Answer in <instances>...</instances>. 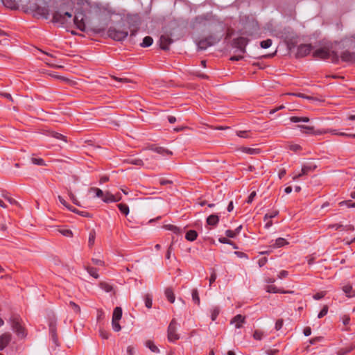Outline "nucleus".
Returning <instances> with one entry per match:
<instances>
[{
  "label": "nucleus",
  "mask_w": 355,
  "mask_h": 355,
  "mask_svg": "<svg viewBox=\"0 0 355 355\" xmlns=\"http://www.w3.org/2000/svg\"><path fill=\"white\" fill-rule=\"evenodd\" d=\"M247 44L248 40L245 37H239L234 40V46L239 49L242 53L245 52V48Z\"/></svg>",
  "instance_id": "4468645a"
},
{
  "label": "nucleus",
  "mask_w": 355,
  "mask_h": 355,
  "mask_svg": "<svg viewBox=\"0 0 355 355\" xmlns=\"http://www.w3.org/2000/svg\"><path fill=\"white\" fill-rule=\"evenodd\" d=\"M73 22L76 26L81 31H85V24L84 21V14L83 12L77 13L73 18Z\"/></svg>",
  "instance_id": "6e6552de"
},
{
  "label": "nucleus",
  "mask_w": 355,
  "mask_h": 355,
  "mask_svg": "<svg viewBox=\"0 0 355 355\" xmlns=\"http://www.w3.org/2000/svg\"><path fill=\"white\" fill-rule=\"evenodd\" d=\"M69 306L73 309V310L76 313H79L80 312V306L78 304H76L75 302L71 301L69 302Z\"/></svg>",
  "instance_id": "864d4df0"
},
{
  "label": "nucleus",
  "mask_w": 355,
  "mask_h": 355,
  "mask_svg": "<svg viewBox=\"0 0 355 355\" xmlns=\"http://www.w3.org/2000/svg\"><path fill=\"white\" fill-rule=\"evenodd\" d=\"M315 168L316 166L313 164L304 165L302 168L301 173L295 175L293 178V180H296L303 175H308L310 172L313 171L315 169Z\"/></svg>",
  "instance_id": "9d476101"
},
{
  "label": "nucleus",
  "mask_w": 355,
  "mask_h": 355,
  "mask_svg": "<svg viewBox=\"0 0 355 355\" xmlns=\"http://www.w3.org/2000/svg\"><path fill=\"white\" fill-rule=\"evenodd\" d=\"M86 270L88 272V273L92 276L93 277H94L95 279H98L99 275L98 274V271H97V269L94 268V267H87L86 268Z\"/></svg>",
  "instance_id": "e433bc0d"
},
{
  "label": "nucleus",
  "mask_w": 355,
  "mask_h": 355,
  "mask_svg": "<svg viewBox=\"0 0 355 355\" xmlns=\"http://www.w3.org/2000/svg\"><path fill=\"white\" fill-rule=\"evenodd\" d=\"M327 312H328V306H324L323 308L322 309V310L318 313V318H322V317H324V315H327Z\"/></svg>",
  "instance_id": "603ef678"
},
{
  "label": "nucleus",
  "mask_w": 355,
  "mask_h": 355,
  "mask_svg": "<svg viewBox=\"0 0 355 355\" xmlns=\"http://www.w3.org/2000/svg\"><path fill=\"white\" fill-rule=\"evenodd\" d=\"M159 182L161 185H166V184H171L173 183V182L171 180H166V179H164V178H161L159 180Z\"/></svg>",
  "instance_id": "338daca9"
},
{
  "label": "nucleus",
  "mask_w": 355,
  "mask_h": 355,
  "mask_svg": "<svg viewBox=\"0 0 355 355\" xmlns=\"http://www.w3.org/2000/svg\"><path fill=\"white\" fill-rule=\"evenodd\" d=\"M127 162L137 166H142L143 161L141 159L130 157L127 159Z\"/></svg>",
  "instance_id": "72a5a7b5"
},
{
  "label": "nucleus",
  "mask_w": 355,
  "mask_h": 355,
  "mask_svg": "<svg viewBox=\"0 0 355 355\" xmlns=\"http://www.w3.org/2000/svg\"><path fill=\"white\" fill-rule=\"evenodd\" d=\"M71 211L74 212V213H76L78 215H80V216H82L83 217H86V218H91L92 217V214H89V212L83 211H79V210H78L76 208H73L72 209H71Z\"/></svg>",
  "instance_id": "58836bf2"
},
{
  "label": "nucleus",
  "mask_w": 355,
  "mask_h": 355,
  "mask_svg": "<svg viewBox=\"0 0 355 355\" xmlns=\"http://www.w3.org/2000/svg\"><path fill=\"white\" fill-rule=\"evenodd\" d=\"M268 261V259L266 257H262L259 259L258 264L259 267L263 266Z\"/></svg>",
  "instance_id": "774afa93"
},
{
  "label": "nucleus",
  "mask_w": 355,
  "mask_h": 355,
  "mask_svg": "<svg viewBox=\"0 0 355 355\" xmlns=\"http://www.w3.org/2000/svg\"><path fill=\"white\" fill-rule=\"evenodd\" d=\"M225 235L228 238H235L237 235L234 230H227L225 231Z\"/></svg>",
  "instance_id": "13d9d810"
},
{
  "label": "nucleus",
  "mask_w": 355,
  "mask_h": 355,
  "mask_svg": "<svg viewBox=\"0 0 355 355\" xmlns=\"http://www.w3.org/2000/svg\"><path fill=\"white\" fill-rule=\"evenodd\" d=\"M288 275V272L286 270H282L278 274L277 277L279 279H284Z\"/></svg>",
  "instance_id": "69168bd1"
},
{
  "label": "nucleus",
  "mask_w": 355,
  "mask_h": 355,
  "mask_svg": "<svg viewBox=\"0 0 355 355\" xmlns=\"http://www.w3.org/2000/svg\"><path fill=\"white\" fill-rule=\"evenodd\" d=\"M173 42V39L166 35H162L159 38V46L163 50H168L170 44Z\"/></svg>",
  "instance_id": "1a4fd4ad"
},
{
  "label": "nucleus",
  "mask_w": 355,
  "mask_h": 355,
  "mask_svg": "<svg viewBox=\"0 0 355 355\" xmlns=\"http://www.w3.org/2000/svg\"><path fill=\"white\" fill-rule=\"evenodd\" d=\"M3 5L10 9H17L21 0H1Z\"/></svg>",
  "instance_id": "f3484780"
},
{
  "label": "nucleus",
  "mask_w": 355,
  "mask_h": 355,
  "mask_svg": "<svg viewBox=\"0 0 355 355\" xmlns=\"http://www.w3.org/2000/svg\"><path fill=\"white\" fill-rule=\"evenodd\" d=\"M164 227L166 230H170L176 234H180L182 232V230L180 227H177L175 225H171V224L165 225L164 226Z\"/></svg>",
  "instance_id": "b1692460"
},
{
  "label": "nucleus",
  "mask_w": 355,
  "mask_h": 355,
  "mask_svg": "<svg viewBox=\"0 0 355 355\" xmlns=\"http://www.w3.org/2000/svg\"><path fill=\"white\" fill-rule=\"evenodd\" d=\"M343 225L336 223V224H331L328 226V228L331 229H335L336 230H342Z\"/></svg>",
  "instance_id": "052dcab7"
},
{
  "label": "nucleus",
  "mask_w": 355,
  "mask_h": 355,
  "mask_svg": "<svg viewBox=\"0 0 355 355\" xmlns=\"http://www.w3.org/2000/svg\"><path fill=\"white\" fill-rule=\"evenodd\" d=\"M339 205L340 207L343 205H346L349 208H355V202H352V200H346V201H342L339 203Z\"/></svg>",
  "instance_id": "37998d69"
},
{
  "label": "nucleus",
  "mask_w": 355,
  "mask_h": 355,
  "mask_svg": "<svg viewBox=\"0 0 355 355\" xmlns=\"http://www.w3.org/2000/svg\"><path fill=\"white\" fill-rule=\"evenodd\" d=\"M51 136L55 138V139H60V140H62L64 141H67V137L60 134V133H58V132H52L51 133Z\"/></svg>",
  "instance_id": "79ce46f5"
},
{
  "label": "nucleus",
  "mask_w": 355,
  "mask_h": 355,
  "mask_svg": "<svg viewBox=\"0 0 355 355\" xmlns=\"http://www.w3.org/2000/svg\"><path fill=\"white\" fill-rule=\"evenodd\" d=\"M69 197H70L71 200H72V202H73L75 205H78V206H80V204H79V202H78V201L77 198H76L75 195H74L71 191H69Z\"/></svg>",
  "instance_id": "bf43d9fd"
},
{
  "label": "nucleus",
  "mask_w": 355,
  "mask_h": 355,
  "mask_svg": "<svg viewBox=\"0 0 355 355\" xmlns=\"http://www.w3.org/2000/svg\"><path fill=\"white\" fill-rule=\"evenodd\" d=\"M263 332L261 331H259V330H255L254 334H253V338L255 339V340H262L263 337Z\"/></svg>",
  "instance_id": "c03bdc74"
},
{
  "label": "nucleus",
  "mask_w": 355,
  "mask_h": 355,
  "mask_svg": "<svg viewBox=\"0 0 355 355\" xmlns=\"http://www.w3.org/2000/svg\"><path fill=\"white\" fill-rule=\"evenodd\" d=\"M241 151L249 155H257L260 153L261 152L260 149L259 148H253L248 147H242Z\"/></svg>",
  "instance_id": "5701e85b"
},
{
  "label": "nucleus",
  "mask_w": 355,
  "mask_h": 355,
  "mask_svg": "<svg viewBox=\"0 0 355 355\" xmlns=\"http://www.w3.org/2000/svg\"><path fill=\"white\" fill-rule=\"evenodd\" d=\"M217 275L214 270L211 274L210 278H209V285L211 286L216 279Z\"/></svg>",
  "instance_id": "0e129e2a"
},
{
  "label": "nucleus",
  "mask_w": 355,
  "mask_h": 355,
  "mask_svg": "<svg viewBox=\"0 0 355 355\" xmlns=\"http://www.w3.org/2000/svg\"><path fill=\"white\" fill-rule=\"evenodd\" d=\"M220 309L218 306H214L211 309V318L212 321L216 320V319L217 318L218 315L220 313Z\"/></svg>",
  "instance_id": "c756f323"
},
{
  "label": "nucleus",
  "mask_w": 355,
  "mask_h": 355,
  "mask_svg": "<svg viewBox=\"0 0 355 355\" xmlns=\"http://www.w3.org/2000/svg\"><path fill=\"white\" fill-rule=\"evenodd\" d=\"M207 20H208V18H207V15H199V16H197L196 18H195V21L194 23L195 24H204Z\"/></svg>",
  "instance_id": "4c0bfd02"
},
{
  "label": "nucleus",
  "mask_w": 355,
  "mask_h": 355,
  "mask_svg": "<svg viewBox=\"0 0 355 355\" xmlns=\"http://www.w3.org/2000/svg\"><path fill=\"white\" fill-rule=\"evenodd\" d=\"M288 244V243L285 239L279 237L275 240H272L270 246L273 248H279Z\"/></svg>",
  "instance_id": "2eb2a0df"
},
{
  "label": "nucleus",
  "mask_w": 355,
  "mask_h": 355,
  "mask_svg": "<svg viewBox=\"0 0 355 355\" xmlns=\"http://www.w3.org/2000/svg\"><path fill=\"white\" fill-rule=\"evenodd\" d=\"M99 285L101 288L107 293H110L113 290L112 286L105 282H101Z\"/></svg>",
  "instance_id": "473e14b6"
},
{
  "label": "nucleus",
  "mask_w": 355,
  "mask_h": 355,
  "mask_svg": "<svg viewBox=\"0 0 355 355\" xmlns=\"http://www.w3.org/2000/svg\"><path fill=\"white\" fill-rule=\"evenodd\" d=\"M245 322V317L238 314L235 315L230 321L231 324H234L236 329H240L243 327V324Z\"/></svg>",
  "instance_id": "f8f14e48"
},
{
  "label": "nucleus",
  "mask_w": 355,
  "mask_h": 355,
  "mask_svg": "<svg viewBox=\"0 0 355 355\" xmlns=\"http://www.w3.org/2000/svg\"><path fill=\"white\" fill-rule=\"evenodd\" d=\"M312 49L311 44H301L297 47L296 58H303L309 55Z\"/></svg>",
  "instance_id": "0eeeda50"
},
{
  "label": "nucleus",
  "mask_w": 355,
  "mask_h": 355,
  "mask_svg": "<svg viewBox=\"0 0 355 355\" xmlns=\"http://www.w3.org/2000/svg\"><path fill=\"white\" fill-rule=\"evenodd\" d=\"M145 345L153 352H159V348L154 344V343L152 340H147L145 343Z\"/></svg>",
  "instance_id": "cd10ccee"
},
{
  "label": "nucleus",
  "mask_w": 355,
  "mask_h": 355,
  "mask_svg": "<svg viewBox=\"0 0 355 355\" xmlns=\"http://www.w3.org/2000/svg\"><path fill=\"white\" fill-rule=\"evenodd\" d=\"M107 35L116 41H123L128 35V31L125 30H118L114 27H110L107 30Z\"/></svg>",
  "instance_id": "f03ea898"
},
{
  "label": "nucleus",
  "mask_w": 355,
  "mask_h": 355,
  "mask_svg": "<svg viewBox=\"0 0 355 355\" xmlns=\"http://www.w3.org/2000/svg\"><path fill=\"white\" fill-rule=\"evenodd\" d=\"M177 322L173 319L168 327V339L171 342H174L180 338L179 335L176 333Z\"/></svg>",
  "instance_id": "423d86ee"
},
{
  "label": "nucleus",
  "mask_w": 355,
  "mask_h": 355,
  "mask_svg": "<svg viewBox=\"0 0 355 355\" xmlns=\"http://www.w3.org/2000/svg\"><path fill=\"white\" fill-rule=\"evenodd\" d=\"M218 241L221 243L228 244V245H234V242L231 240L228 239L225 237H220L218 239Z\"/></svg>",
  "instance_id": "5fc2aeb1"
},
{
  "label": "nucleus",
  "mask_w": 355,
  "mask_h": 355,
  "mask_svg": "<svg viewBox=\"0 0 355 355\" xmlns=\"http://www.w3.org/2000/svg\"><path fill=\"white\" fill-rule=\"evenodd\" d=\"M11 327L18 337L23 338L26 336L24 328L21 324V320L18 316L10 318Z\"/></svg>",
  "instance_id": "7ed1b4c3"
},
{
  "label": "nucleus",
  "mask_w": 355,
  "mask_h": 355,
  "mask_svg": "<svg viewBox=\"0 0 355 355\" xmlns=\"http://www.w3.org/2000/svg\"><path fill=\"white\" fill-rule=\"evenodd\" d=\"M89 191L95 192L96 197L102 198L103 196V191L98 188L92 187L89 189Z\"/></svg>",
  "instance_id": "de8ad7c7"
},
{
  "label": "nucleus",
  "mask_w": 355,
  "mask_h": 355,
  "mask_svg": "<svg viewBox=\"0 0 355 355\" xmlns=\"http://www.w3.org/2000/svg\"><path fill=\"white\" fill-rule=\"evenodd\" d=\"M145 305L147 308L150 309L152 307V298L150 295H146L145 296Z\"/></svg>",
  "instance_id": "09e8293b"
},
{
  "label": "nucleus",
  "mask_w": 355,
  "mask_h": 355,
  "mask_svg": "<svg viewBox=\"0 0 355 355\" xmlns=\"http://www.w3.org/2000/svg\"><path fill=\"white\" fill-rule=\"evenodd\" d=\"M340 58L344 62H353L355 60V53L345 51L342 53Z\"/></svg>",
  "instance_id": "dca6fc26"
},
{
  "label": "nucleus",
  "mask_w": 355,
  "mask_h": 355,
  "mask_svg": "<svg viewBox=\"0 0 355 355\" xmlns=\"http://www.w3.org/2000/svg\"><path fill=\"white\" fill-rule=\"evenodd\" d=\"M120 200V198H116L115 196L112 193H107L104 198H103V201L105 202H118Z\"/></svg>",
  "instance_id": "4be33fe9"
},
{
  "label": "nucleus",
  "mask_w": 355,
  "mask_h": 355,
  "mask_svg": "<svg viewBox=\"0 0 355 355\" xmlns=\"http://www.w3.org/2000/svg\"><path fill=\"white\" fill-rule=\"evenodd\" d=\"M96 238V232L94 230H92L89 233L88 243L89 246H92L94 243Z\"/></svg>",
  "instance_id": "a19ab883"
},
{
  "label": "nucleus",
  "mask_w": 355,
  "mask_h": 355,
  "mask_svg": "<svg viewBox=\"0 0 355 355\" xmlns=\"http://www.w3.org/2000/svg\"><path fill=\"white\" fill-rule=\"evenodd\" d=\"M283 324H284V320L282 319H278L276 322H275V329L277 331H279V329H282V327H283Z\"/></svg>",
  "instance_id": "6e6d98bb"
},
{
  "label": "nucleus",
  "mask_w": 355,
  "mask_h": 355,
  "mask_svg": "<svg viewBox=\"0 0 355 355\" xmlns=\"http://www.w3.org/2000/svg\"><path fill=\"white\" fill-rule=\"evenodd\" d=\"M122 317V309L121 307H116L113 311L112 324L114 331H119L121 329L119 321Z\"/></svg>",
  "instance_id": "20e7f679"
},
{
  "label": "nucleus",
  "mask_w": 355,
  "mask_h": 355,
  "mask_svg": "<svg viewBox=\"0 0 355 355\" xmlns=\"http://www.w3.org/2000/svg\"><path fill=\"white\" fill-rule=\"evenodd\" d=\"M266 290L268 293H293V291H284L280 288H277L274 285H268L266 287Z\"/></svg>",
  "instance_id": "aec40b11"
},
{
  "label": "nucleus",
  "mask_w": 355,
  "mask_h": 355,
  "mask_svg": "<svg viewBox=\"0 0 355 355\" xmlns=\"http://www.w3.org/2000/svg\"><path fill=\"white\" fill-rule=\"evenodd\" d=\"M206 38L211 46L214 45L215 44L218 43L220 41V38L216 37V36L214 35H209Z\"/></svg>",
  "instance_id": "a18cd8bd"
},
{
  "label": "nucleus",
  "mask_w": 355,
  "mask_h": 355,
  "mask_svg": "<svg viewBox=\"0 0 355 355\" xmlns=\"http://www.w3.org/2000/svg\"><path fill=\"white\" fill-rule=\"evenodd\" d=\"M58 200H59V201H60V202L61 204H62L64 206H65L70 211H71V209H73V207H71L70 205H69L67 204V202L65 201V200L62 197H61L60 196H58Z\"/></svg>",
  "instance_id": "4d7b16f0"
},
{
  "label": "nucleus",
  "mask_w": 355,
  "mask_h": 355,
  "mask_svg": "<svg viewBox=\"0 0 355 355\" xmlns=\"http://www.w3.org/2000/svg\"><path fill=\"white\" fill-rule=\"evenodd\" d=\"M12 338L10 333H4L0 336V350H3L7 347Z\"/></svg>",
  "instance_id": "ddd939ff"
},
{
  "label": "nucleus",
  "mask_w": 355,
  "mask_h": 355,
  "mask_svg": "<svg viewBox=\"0 0 355 355\" xmlns=\"http://www.w3.org/2000/svg\"><path fill=\"white\" fill-rule=\"evenodd\" d=\"M343 291L348 298L355 297V290L353 289L352 285L347 284L343 286Z\"/></svg>",
  "instance_id": "a211bd4d"
},
{
  "label": "nucleus",
  "mask_w": 355,
  "mask_h": 355,
  "mask_svg": "<svg viewBox=\"0 0 355 355\" xmlns=\"http://www.w3.org/2000/svg\"><path fill=\"white\" fill-rule=\"evenodd\" d=\"M198 47L201 49V50H205L207 47L209 46H211V44L209 43L208 40H207V38H204V39H202L200 40L198 42Z\"/></svg>",
  "instance_id": "bb28decb"
},
{
  "label": "nucleus",
  "mask_w": 355,
  "mask_h": 355,
  "mask_svg": "<svg viewBox=\"0 0 355 355\" xmlns=\"http://www.w3.org/2000/svg\"><path fill=\"white\" fill-rule=\"evenodd\" d=\"M165 295L167 300L171 303H173L175 302V295L173 290L171 288H167L165 290Z\"/></svg>",
  "instance_id": "a878e982"
},
{
  "label": "nucleus",
  "mask_w": 355,
  "mask_h": 355,
  "mask_svg": "<svg viewBox=\"0 0 355 355\" xmlns=\"http://www.w3.org/2000/svg\"><path fill=\"white\" fill-rule=\"evenodd\" d=\"M52 21L53 23H58L62 25L67 22V19H66V17L63 15V12L61 10L54 12Z\"/></svg>",
  "instance_id": "9b49d317"
},
{
  "label": "nucleus",
  "mask_w": 355,
  "mask_h": 355,
  "mask_svg": "<svg viewBox=\"0 0 355 355\" xmlns=\"http://www.w3.org/2000/svg\"><path fill=\"white\" fill-rule=\"evenodd\" d=\"M313 56L321 59H331L333 62H337L339 57L336 52L324 47L317 49L313 53Z\"/></svg>",
  "instance_id": "f257e3e1"
},
{
  "label": "nucleus",
  "mask_w": 355,
  "mask_h": 355,
  "mask_svg": "<svg viewBox=\"0 0 355 355\" xmlns=\"http://www.w3.org/2000/svg\"><path fill=\"white\" fill-rule=\"evenodd\" d=\"M153 39L150 36H146L142 43L141 44V46L142 47H148L153 44Z\"/></svg>",
  "instance_id": "7c9ffc66"
},
{
  "label": "nucleus",
  "mask_w": 355,
  "mask_h": 355,
  "mask_svg": "<svg viewBox=\"0 0 355 355\" xmlns=\"http://www.w3.org/2000/svg\"><path fill=\"white\" fill-rule=\"evenodd\" d=\"M152 150L160 155H164V156L171 155L173 154L171 151H170L169 150L166 149L163 147H155V148H152Z\"/></svg>",
  "instance_id": "412c9836"
},
{
  "label": "nucleus",
  "mask_w": 355,
  "mask_h": 355,
  "mask_svg": "<svg viewBox=\"0 0 355 355\" xmlns=\"http://www.w3.org/2000/svg\"><path fill=\"white\" fill-rule=\"evenodd\" d=\"M236 135L242 138H248L249 137V132L246 130H239L236 132Z\"/></svg>",
  "instance_id": "3c124183"
},
{
  "label": "nucleus",
  "mask_w": 355,
  "mask_h": 355,
  "mask_svg": "<svg viewBox=\"0 0 355 355\" xmlns=\"http://www.w3.org/2000/svg\"><path fill=\"white\" fill-rule=\"evenodd\" d=\"M119 209L120 210V211L125 214V216H127L128 214H129V207L127 205L125 204H123V203H120L117 205Z\"/></svg>",
  "instance_id": "c9c22d12"
},
{
  "label": "nucleus",
  "mask_w": 355,
  "mask_h": 355,
  "mask_svg": "<svg viewBox=\"0 0 355 355\" xmlns=\"http://www.w3.org/2000/svg\"><path fill=\"white\" fill-rule=\"evenodd\" d=\"M191 295H192L193 302L195 304L199 305L200 303V301L198 291L196 288H194L192 290Z\"/></svg>",
  "instance_id": "2f4dec72"
},
{
  "label": "nucleus",
  "mask_w": 355,
  "mask_h": 355,
  "mask_svg": "<svg viewBox=\"0 0 355 355\" xmlns=\"http://www.w3.org/2000/svg\"><path fill=\"white\" fill-rule=\"evenodd\" d=\"M289 149L292 151L297 152L301 149V146L298 144H291L289 146Z\"/></svg>",
  "instance_id": "e2e57ef3"
},
{
  "label": "nucleus",
  "mask_w": 355,
  "mask_h": 355,
  "mask_svg": "<svg viewBox=\"0 0 355 355\" xmlns=\"http://www.w3.org/2000/svg\"><path fill=\"white\" fill-rule=\"evenodd\" d=\"M31 10L35 12V15L40 16L47 19L49 17V9L48 6H40L34 3L31 6Z\"/></svg>",
  "instance_id": "39448f33"
},
{
  "label": "nucleus",
  "mask_w": 355,
  "mask_h": 355,
  "mask_svg": "<svg viewBox=\"0 0 355 355\" xmlns=\"http://www.w3.org/2000/svg\"><path fill=\"white\" fill-rule=\"evenodd\" d=\"M219 222V216L217 214H211L207 218V223L211 226H216Z\"/></svg>",
  "instance_id": "6ab92c4d"
},
{
  "label": "nucleus",
  "mask_w": 355,
  "mask_h": 355,
  "mask_svg": "<svg viewBox=\"0 0 355 355\" xmlns=\"http://www.w3.org/2000/svg\"><path fill=\"white\" fill-rule=\"evenodd\" d=\"M50 331L53 338V341L56 342V336H55V327L52 324V323L50 324Z\"/></svg>",
  "instance_id": "680f3d73"
},
{
  "label": "nucleus",
  "mask_w": 355,
  "mask_h": 355,
  "mask_svg": "<svg viewBox=\"0 0 355 355\" xmlns=\"http://www.w3.org/2000/svg\"><path fill=\"white\" fill-rule=\"evenodd\" d=\"M31 162L33 164L38 165V166H45L46 165L44 160L42 158L33 157L31 159Z\"/></svg>",
  "instance_id": "ea45409f"
},
{
  "label": "nucleus",
  "mask_w": 355,
  "mask_h": 355,
  "mask_svg": "<svg viewBox=\"0 0 355 355\" xmlns=\"http://www.w3.org/2000/svg\"><path fill=\"white\" fill-rule=\"evenodd\" d=\"M354 348H355V345H351V346H349L348 347H346V348L340 349L338 351V355L347 354L349 353L350 352H352Z\"/></svg>",
  "instance_id": "f704fd0d"
},
{
  "label": "nucleus",
  "mask_w": 355,
  "mask_h": 355,
  "mask_svg": "<svg viewBox=\"0 0 355 355\" xmlns=\"http://www.w3.org/2000/svg\"><path fill=\"white\" fill-rule=\"evenodd\" d=\"M297 128H300V130L303 133L306 134H311L313 133V127L312 126H308L304 125H297Z\"/></svg>",
  "instance_id": "c85d7f7f"
},
{
  "label": "nucleus",
  "mask_w": 355,
  "mask_h": 355,
  "mask_svg": "<svg viewBox=\"0 0 355 355\" xmlns=\"http://www.w3.org/2000/svg\"><path fill=\"white\" fill-rule=\"evenodd\" d=\"M278 214L277 211H272L271 213H267L264 216V220H271Z\"/></svg>",
  "instance_id": "8fccbe9b"
},
{
  "label": "nucleus",
  "mask_w": 355,
  "mask_h": 355,
  "mask_svg": "<svg viewBox=\"0 0 355 355\" xmlns=\"http://www.w3.org/2000/svg\"><path fill=\"white\" fill-rule=\"evenodd\" d=\"M260 45L263 49H268L272 45V40L270 39L263 40L261 42Z\"/></svg>",
  "instance_id": "49530a36"
},
{
  "label": "nucleus",
  "mask_w": 355,
  "mask_h": 355,
  "mask_svg": "<svg viewBox=\"0 0 355 355\" xmlns=\"http://www.w3.org/2000/svg\"><path fill=\"white\" fill-rule=\"evenodd\" d=\"M198 233L195 230H189L187 232L185 239L189 241H193L196 239Z\"/></svg>",
  "instance_id": "393cba45"
}]
</instances>
